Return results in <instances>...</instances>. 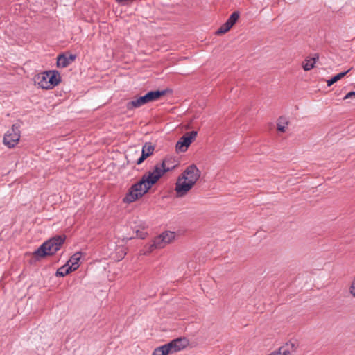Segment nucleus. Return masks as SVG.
Segmentation results:
<instances>
[{
    "label": "nucleus",
    "mask_w": 355,
    "mask_h": 355,
    "mask_svg": "<svg viewBox=\"0 0 355 355\" xmlns=\"http://www.w3.org/2000/svg\"><path fill=\"white\" fill-rule=\"evenodd\" d=\"M239 17V14L236 12H233L229 19L227 20V22H228L230 25V26H233L234 24L236 22Z\"/></svg>",
    "instance_id": "23"
},
{
    "label": "nucleus",
    "mask_w": 355,
    "mask_h": 355,
    "mask_svg": "<svg viewBox=\"0 0 355 355\" xmlns=\"http://www.w3.org/2000/svg\"><path fill=\"white\" fill-rule=\"evenodd\" d=\"M354 97H355V92H350L345 95L344 99H348Z\"/></svg>",
    "instance_id": "26"
},
{
    "label": "nucleus",
    "mask_w": 355,
    "mask_h": 355,
    "mask_svg": "<svg viewBox=\"0 0 355 355\" xmlns=\"http://www.w3.org/2000/svg\"><path fill=\"white\" fill-rule=\"evenodd\" d=\"M150 189L148 184L141 179L139 182L132 185L123 199L126 204L132 203L141 198Z\"/></svg>",
    "instance_id": "4"
},
{
    "label": "nucleus",
    "mask_w": 355,
    "mask_h": 355,
    "mask_svg": "<svg viewBox=\"0 0 355 355\" xmlns=\"http://www.w3.org/2000/svg\"><path fill=\"white\" fill-rule=\"evenodd\" d=\"M73 272L72 270L69 268V263H66L63 266L58 268L56 271L57 277H64L65 275L69 274Z\"/></svg>",
    "instance_id": "19"
},
{
    "label": "nucleus",
    "mask_w": 355,
    "mask_h": 355,
    "mask_svg": "<svg viewBox=\"0 0 355 355\" xmlns=\"http://www.w3.org/2000/svg\"><path fill=\"white\" fill-rule=\"evenodd\" d=\"M288 121L286 117L281 116L278 119L277 122V130L281 132H285L287 130Z\"/></svg>",
    "instance_id": "17"
},
{
    "label": "nucleus",
    "mask_w": 355,
    "mask_h": 355,
    "mask_svg": "<svg viewBox=\"0 0 355 355\" xmlns=\"http://www.w3.org/2000/svg\"><path fill=\"white\" fill-rule=\"evenodd\" d=\"M200 176V171L194 164L186 168L178 177L175 183V191L176 196L182 198L186 196L194 187Z\"/></svg>",
    "instance_id": "1"
},
{
    "label": "nucleus",
    "mask_w": 355,
    "mask_h": 355,
    "mask_svg": "<svg viewBox=\"0 0 355 355\" xmlns=\"http://www.w3.org/2000/svg\"><path fill=\"white\" fill-rule=\"evenodd\" d=\"M34 81L39 87L51 89L60 83L61 77L56 71H48L37 74L34 78Z\"/></svg>",
    "instance_id": "2"
},
{
    "label": "nucleus",
    "mask_w": 355,
    "mask_h": 355,
    "mask_svg": "<svg viewBox=\"0 0 355 355\" xmlns=\"http://www.w3.org/2000/svg\"><path fill=\"white\" fill-rule=\"evenodd\" d=\"M166 161H167L164 165V169H166V172L174 169L178 166L175 160L172 157H166L162 162Z\"/></svg>",
    "instance_id": "18"
},
{
    "label": "nucleus",
    "mask_w": 355,
    "mask_h": 355,
    "mask_svg": "<svg viewBox=\"0 0 355 355\" xmlns=\"http://www.w3.org/2000/svg\"><path fill=\"white\" fill-rule=\"evenodd\" d=\"M166 347L163 345L155 349L153 353V355H168L169 354L166 352Z\"/></svg>",
    "instance_id": "24"
},
{
    "label": "nucleus",
    "mask_w": 355,
    "mask_h": 355,
    "mask_svg": "<svg viewBox=\"0 0 355 355\" xmlns=\"http://www.w3.org/2000/svg\"><path fill=\"white\" fill-rule=\"evenodd\" d=\"M65 236H56L44 243L35 252L37 257H44L55 253L65 241Z\"/></svg>",
    "instance_id": "3"
},
{
    "label": "nucleus",
    "mask_w": 355,
    "mask_h": 355,
    "mask_svg": "<svg viewBox=\"0 0 355 355\" xmlns=\"http://www.w3.org/2000/svg\"><path fill=\"white\" fill-rule=\"evenodd\" d=\"M188 344L189 341L186 338H177L164 346L168 354H173L184 349Z\"/></svg>",
    "instance_id": "9"
},
{
    "label": "nucleus",
    "mask_w": 355,
    "mask_h": 355,
    "mask_svg": "<svg viewBox=\"0 0 355 355\" xmlns=\"http://www.w3.org/2000/svg\"><path fill=\"white\" fill-rule=\"evenodd\" d=\"M198 135L197 131H191L186 132L178 141L175 145V150L178 153H184L187 150L188 148L195 141Z\"/></svg>",
    "instance_id": "6"
},
{
    "label": "nucleus",
    "mask_w": 355,
    "mask_h": 355,
    "mask_svg": "<svg viewBox=\"0 0 355 355\" xmlns=\"http://www.w3.org/2000/svg\"><path fill=\"white\" fill-rule=\"evenodd\" d=\"M350 69L346 71H344V72H341L340 73H338L337 75H336L335 76H334L333 78H331V79L328 80L327 81V86L330 87L331 85H332L334 83H335L336 82H337L338 80H340L341 78H343L349 71Z\"/></svg>",
    "instance_id": "20"
},
{
    "label": "nucleus",
    "mask_w": 355,
    "mask_h": 355,
    "mask_svg": "<svg viewBox=\"0 0 355 355\" xmlns=\"http://www.w3.org/2000/svg\"><path fill=\"white\" fill-rule=\"evenodd\" d=\"M167 161L162 162L160 164H157L154 166V168L152 171H149L146 175H144L141 179L144 181L148 186V187H151L154 184H155L158 180L166 173V169H164V165L166 164Z\"/></svg>",
    "instance_id": "5"
},
{
    "label": "nucleus",
    "mask_w": 355,
    "mask_h": 355,
    "mask_svg": "<svg viewBox=\"0 0 355 355\" xmlns=\"http://www.w3.org/2000/svg\"><path fill=\"white\" fill-rule=\"evenodd\" d=\"M165 94L164 91H151L148 92L145 96L147 100V102H151L154 101L158 100L162 96Z\"/></svg>",
    "instance_id": "16"
},
{
    "label": "nucleus",
    "mask_w": 355,
    "mask_h": 355,
    "mask_svg": "<svg viewBox=\"0 0 355 355\" xmlns=\"http://www.w3.org/2000/svg\"><path fill=\"white\" fill-rule=\"evenodd\" d=\"M155 249H158L154 245V241H153L150 243L146 244L144 248L140 251L141 254H148L153 252Z\"/></svg>",
    "instance_id": "21"
},
{
    "label": "nucleus",
    "mask_w": 355,
    "mask_h": 355,
    "mask_svg": "<svg viewBox=\"0 0 355 355\" xmlns=\"http://www.w3.org/2000/svg\"><path fill=\"white\" fill-rule=\"evenodd\" d=\"M141 239H144L146 237V234L141 233L140 235H138Z\"/></svg>",
    "instance_id": "27"
},
{
    "label": "nucleus",
    "mask_w": 355,
    "mask_h": 355,
    "mask_svg": "<svg viewBox=\"0 0 355 355\" xmlns=\"http://www.w3.org/2000/svg\"><path fill=\"white\" fill-rule=\"evenodd\" d=\"M154 151V146L150 143H146L141 151V157L137 159V164H141L148 157L151 155Z\"/></svg>",
    "instance_id": "11"
},
{
    "label": "nucleus",
    "mask_w": 355,
    "mask_h": 355,
    "mask_svg": "<svg viewBox=\"0 0 355 355\" xmlns=\"http://www.w3.org/2000/svg\"><path fill=\"white\" fill-rule=\"evenodd\" d=\"M349 292L352 294L353 297H355V277L353 279L350 288H349Z\"/></svg>",
    "instance_id": "25"
},
{
    "label": "nucleus",
    "mask_w": 355,
    "mask_h": 355,
    "mask_svg": "<svg viewBox=\"0 0 355 355\" xmlns=\"http://www.w3.org/2000/svg\"><path fill=\"white\" fill-rule=\"evenodd\" d=\"M319 59L318 54H315L313 58H306L302 62V67L304 71H310L315 67L316 61Z\"/></svg>",
    "instance_id": "15"
},
{
    "label": "nucleus",
    "mask_w": 355,
    "mask_h": 355,
    "mask_svg": "<svg viewBox=\"0 0 355 355\" xmlns=\"http://www.w3.org/2000/svg\"><path fill=\"white\" fill-rule=\"evenodd\" d=\"M297 347V343L295 340H290L284 345L281 346L278 351L273 352L275 355H292Z\"/></svg>",
    "instance_id": "10"
},
{
    "label": "nucleus",
    "mask_w": 355,
    "mask_h": 355,
    "mask_svg": "<svg viewBox=\"0 0 355 355\" xmlns=\"http://www.w3.org/2000/svg\"><path fill=\"white\" fill-rule=\"evenodd\" d=\"M20 139V132L17 126L13 125L4 135L3 144L9 148H14Z\"/></svg>",
    "instance_id": "7"
},
{
    "label": "nucleus",
    "mask_w": 355,
    "mask_h": 355,
    "mask_svg": "<svg viewBox=\"0 0 355 355\" xmlns=\"http://www.w3.org/2000/svg\"><path fill=\"white\" fill-rule=\"evenodd\" d=\"M148 103L146 96H140L135 100H132L127 103V108L132 110L134 108L139 107L143 105Z\"/></svg>",
    "instance_id": "14"
},
{
    "label": "nucleus",
    "mask_w": 355,
    "mask_h": 355,
    "mask_svg": "<svg viewBox=\"0 0 355 355\" xmlns=\"http://www.w3.org/2000/svg\"><path fill=\"white\" fill-rule=\"evenodd\" d=\"M82 256V252H77L73 256H71L70 259L67 261V263H69V268L72 270V271H75L79 268V261Z\"/></svg>",
    "instance_id": "13"
},
{
    "label": "nucleus",
    "mask_w": 355,
    "mask_h": 355,
    "mask_svg": "<svg viewBox=\"0 0 355 355\" xmlns=\"http://www.w3.org/2000/svg\"><path fill=\"white\" fill-rule=\"evenodd\" d=\"M175 239V233L171 231H165L153 240L154 245L158 249L164 248Z\"/></svg>",
    "instance_id": "8"
},
{
    "label": "nucleus",
    "mask_w": 355,
    "mask_h": 355,
    "mask_svg": "<svg viewBox=\"0 0 355 355\" xmlns=\"http://www.w3.org/2000/svg\"><path fill=\"white\" fill-rule=\"evenodd\" d=\"M76 58L73 55L67 56L65 55H60L57 58V66L58 67H66L69 65Z\"/></svg>",
    "instance_id": "12"
},
{
    "label": "nucleus",
    "mask_w": 355,
    "mask_h": 355,
    "mask_svg": "<svg viewBox=\"0 0 355 355\" xmlns=\"http://www.w3.org/2000/svg\"><path fill=\"white\" fill-rule=\"evenodd\" d=\"M232 26H230V24L228 22H225L224 24H223L216 32V35H221L227 33L229 31Z\"/></svg>",
    "instance_id": "22"
}]
</instances>
